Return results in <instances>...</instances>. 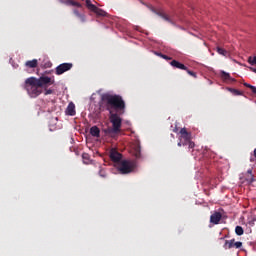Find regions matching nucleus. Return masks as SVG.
I'll use <instances>...</instances> for the list:
<instances>
[{
	"instance_id": "obj_1",
	"label": "nucleus",
	"mask_w": 256,
	"mask_h": 256,
	"mask_svg": "<svg viewBox=\"0 0 256 256\" xmlns=\"http://www.w3.org/2000/svg\"><path fill=\"white\" fill-rule=\"evenodd\" d=\"M101 101L105 110L109 112V121L112 124V128H106L104 130L105 134L111 136L121 133L122 118L119 115L125 113V101L121 95H111L109 93L102 94ZM114 111L118 113H113Z\"/></svg>"
},
{
	"instance_id": "obj_2",
	"label": "nucleus",
	"mask_w": 256,
	"mask_h": 256,
	"mask_svg": "<svg viewBox=\"0 0 256 256\" xmlns=\"http://www.w3.org/2000/svg\"><path fill=\"white\" fill-rule=\"evenodd\" d=\"M54 84V80L49 76H40L39 79L29 77L25 80L24 89L30 98H36L43 92V87L47 88Z\"/></svg>"
},
{
	"instance_id": "obj_3",
	"label": "nucleus",
	"mask_w": 256,
	"mask_h": 256,
	"mask_svg": "<svg viewBox=\"0 0 256 256\" xmlns=\"http://www.w3.org/2000/svg\"><path fill=\"white\" fill-rule=\"evenodd\" d=\"M137 167L134 160H122L118 166L119 173L122 175H127L132 173Z\"/></svg>"
},
{
	"instance_id": "obj_4",
	"label": "nucleus",
	"mask_w": 256,
	"mask_h": 256,
	"mask_svg": "<svg viewBox=\"0 0 256 256\" xmlns=\"http://www.w3.org/2000/svg\"><path fill=\"white\" fill-rule=\"evenodd\" d=\"M192 135L187 131L186 128H181L180 130V141H183V146H188V149H194L195 143L191 141Z\"/></svg>"
},
{
	"instance_id": "obj_5",
	"label": "nucleus",
	"mask_w": 256,
	"mask_h": 256,
	"mask_svg": "<svg viewBox=\"0 0 256 256\" xmlns=\"http://www.w3.org/2000/svg\"><path fill=\"white\" fill-rule=\"evenodd\" d=\"M86 8L89 9V11L96 13L98 17L107 16V12L93 4L91 0H86Z\"/></svg>"
},
{
	"instance_id": "obj_6",
	"label": "nucleus",
	"mask_w": 256,
	"mask_h": 256,
	"mask_svg": "<svg viewBox=\"0 0 256 256\" xmlns=\"http://www.w3.org/2000/svg\"><path fill=\"white\" fill-rule=\"evenodd\" d=\"M242 248V242L236 241L232 238L231 240H225V243L223 245V249L230 250V249H241Z\"/></svg>"
},
{
	"instance_id": "obj_7",
	"label": "nucleus",
	"mask_w": 256,
	"mask_h": 256,
	"mask_svg": "<svg viewBox=\"0 0 256 256\" xmlns=\"http://www.w3.org/2000/svg\"><path fill=\"white\" fill-rule=\"evenodd\" d=\"M74 65L72 63H64V64H60L57 66V68H55V75L57 76H61L64 73L71 71L72 67Z\"/></svg>"
},
{
	"instance_id": "obj_8",
	"label": "nucleus",
	"mask_w": 256,
	"mask_h": 256,
	"mask_svg": "<svg viewBox=\"0 0 256 256\" xmlns=\"http://www.w3.org/2000/svg\"><path fill=\"white\" fill-rule=\"evenodd\" d=\"M109 158H111L113 163H119L122 160V154L117 150H111Z\"/></svg>"
},
{
	"instance_id": "obj_9",
	"label": "nucleus",
	"mask_w": 256,
	"mask_h": 256,
	"mask_svg": "<svg viewBox=\"0 0 256 256\" xmlns=\"http://www.w3.org/2000/svg\"><path fill=\"white\" fill-rule=\"evenodd\" d=\"M221 220L222 213L220 212H214L212 215H210V223H212L213 225H219Z\"/></svg>"
},
{
	"instance_id": "obj_10",
	"label": "nucleus",
	"mask_w": 256,
	"mask_h": 256,
	"mask_svg": "<svg viewBox=\"0 0 256 256\" xmlns=\"http://www.w3.org/2000/svg\"><path fill=\"white\" fill-rule=\"evenodd\" d=\"M220 78L224 82L230 81L231 83H235L237 81L236 79L232 78L231 75L226 71H220Z\"/></svg>"
},
{
	"instance_id": "obj_11",
	"label": "nucleus",
	"mask_w": 256,
	"mask_h": 256,
	"mask_svg": "<svg viewBox=\"0 0 256 256\" xmlns=\"http://www.w3.org/2000/svg\"><path fill=\"white\" fill-rule=\"evenodd\" d=\"M65 113H66V115H69V116H74L76 114L75 104L73 102H70L68 104V107H66Z\"/></svg>"
},
{
	"instance_id": "obj_12",
	"label": "nucleus",
	"mask_w": 256,
	"mask_h": 256,
	"mask_svg": "<svg viewBox=\"0 0 256 256\" xmlns=\"http://www.w3.org/2000/svg\"><path fill=\"white\" fill-rule=\"evenodd\" d=\"M151 11L154 12L156 15H158L160 18H162L163 20L172 23V20H170L169 16L162 13L161 11H157L154 8H151Z\"/></svg>"
},
{
	"instance_id": "obj_13",
	"label": "nucleus",
	"mask_w": 256,
	"mask_h": 256,
	"mask_svg": "<svg viewBox=\"0 0 256 256\" xmlns=\"http://www.w3.org/2000/svg\"><path fill=\"white\" fill-rule=\"evenodd\" d=\"M170 65H172L174 68L183 70V71H187V67L184 64H181L179 61L173 60L172 62H170Z\"/></svg>"
},
{
	"instance_id": "obj_14",
	"label": "nucleus",
	"mask_w": 256,
	"mask_h": 256,
	"mask_svg": "<svg viewBox=\"0 0 256 256\" xmlns=\"http://www.w3.org/2000/svg\"><path fill=\"white\" fill-rule=\"evenodd\" d=\"M90 134L93 137L99 138L100 137V129H99V127H97V126L91 127L90 128Z\"/></svg>"
},
{
	"instance_id": "obj_15",
	"label": "nucleus",
	"mask_w": 256,
	"mask_h": 256,
	"mask_svg": "<svg viewBox=\"0 0 256 256\" xmlns=\"http://www.w3.org/2000/svg\"><path fill=\"white\" fill-rule=\"evenodd\" d=\"M64 4L66 6H74V7H77V8H82V4L78 3V2H75L74 0H65Z\"/></svg>"
},
{
	"instance_id": "obj_16",
	"label": "nucleus",
	"mask_w": 256,
	"mask_h": 256,
	"mask_svg": "<svg viewBox=\"0 0 256 256\" xmlns=\"http://www.w3.org/2000/svg\"><path fill=\"white\" fill-rule=\"evenodd\" d=\"M25 66L28 68H36L38 66V60L26 61Z\"/></svg>"
},
{
	"instance_id": "obj_17",
	"label": "nucleus",
	"mask_w": 256,
	"mask_h": 256,
	"mask_svg": "<svg viewBox=\"0 0 256 256\" xmlns=\"http://www.w3.org/2000/svg\"><path fill=\"white\" fill-rule=\"evenodd\" d=\"M216 52L218 53V55H222L224 57H227L229 55V52H227V50H224L223 48H220V47L216 48Z\"/></svg>"
},
{
	"instance_id": "obj_18",
	"label": "nucleus",
	"mask_w": 256,
	"mask_h": 256,
	"mask_svg": "<svg viewBox=\"0 0 256 256\" xmlns=\"http://www.w3.org/2000/svg\"><path fill=\"white\" fill-rule=\"evenodd\" d=\"M245 181H246V183H248L249 185H251V184H252L253 182H255L256 180H255L253 174H248V175H246V177H245Z\"/></svg>"
},
{
	"instance_id": "obj_19",
	"label": "nucleus",
	"mask_w": 256,
	"mask_h": 256,
	"mask_svg": "<svg viewBox=\"0 0 256 256\" xmlns=\"http://www.w3.org/2000/svg\"><path fill=\"white\" fill-rule=\"evenodd\" d=\"M228 92H230L234 96H241L242 92L240 90H236L234 88H227Z\"/></svg>"
},
{
	"instance_id": "obj_20",
	"label": "nucleus",
	"mask_w": 256,
	"mask_h": 256,
	"mask_svg": "<svg viewBox=\"0 0 256 256\" xmlns=\"http://www.w3.org/2000/svg\"><path fill=\"white\" fill-rule=\"evenodd\" d=\"M83 163L88 165L90 163V155L87 153L82 154Z\"/></svg>"
},
{
	"instance_id": "obj_21",
	"label": "nucleus",
	"mask_w": 256,
	"mask_h": 256,
	"mask_svg": "<svg viewBox=\"0 0 256 256\" xmlns=\"http://www.w3.org/2000/svg\"><path fill=\"white\" fill-rule=\"evenodd\" d=\"M235 234L238 236L244 235V228L241 226H236L235 227Z\"/></svg>"
},
{
	"instance_id": "obj_22",
	"label": "nucleus",
	"mask_w": 256,
	"mask_h": 256,
	"mask_svg": "<svg viewBox=\"0 0 256 256\" xmlns=\"http://www.w3.org/2000/svg\"><path fill=\"white\" fill-rule=\"evenodd\" d=\"M243 86H245L246 88H250V90H252V93L254 95H256V87L255 86H252L251 84H248V83H243Z\"/></svg>"
},
{
	"instance_id": "obj_23",
	"label": "nucleus",
	"mask_w": 256,
	"mask_h": 256,
	"mask_svg": "<svg viewBox=\"0 0 256 256\" xmlns=\"http://www.w3.org/2000/svg\"><path fill=\"white\" fill-rule=\"evenodd\" d=\"M134 156H136L137 160L141 159V149H140V147L136 148V151L134 152Z\"/></svg>"
},
{
	"instance_id": "obj_24",
	"label": "nucleus",
	"mask_w": 256,
	"mask_h": 256,
	"mask_svg": "<svg viewBox=\"0 0 256 256\" xmlns=\"http://www.w3.org/2000/svg\"><path fill=\"white\" fill-rule=\"evenodd\" d=\"M101 178H107V173L105 172L104 168L100 167V171L98 172Z\"/></svg>"
},
{
	"instance_id": "obj_25",
	"label": "nucleus",
	"mask_w": 256,
	"mask_h": 256,
	"mask_svg": "<svg viewBox=\"0 0 256 256\" xmlns=\"http://www.w3.org/2000/svg\"><path fill=\"white\" fill-rule=\"evenodd\" d=\"M156 55H158L160 58H162V59H164L166 61L172 60V58H170L169 56H166V55H164L162 53H156Z\"/></svg>"
},
{
	"instance_id": "obj_26",
	"label": "nucleus",
	"mask_w": 256,
	"mask_h": 256,
	"mask_svg": "<svg viewBox=\"0 0 256 256\" xmlns=\"http://www.w3.org/2000/svg\"><path fill=\"white\" fill-rule=\"evenodd\" d=\"M248 62L250 65H256V56H254L253 58L249 57Z\"/></svg>"
},
{
	"instance_id": "obj_27",
	"label": "nucleus",
	"mask_w": 256,
	"mask_h": 256,
	"mask_svg": "<svg viewBox=\"0 0 256 256\" xmlns=\"http://www.w3.org/2000/svg\"><path fill=\"white\" fill-rule=\"evenodd\" d=\"M185 71H187L188 75H190V76H192L194 78H197V74L194 71H190V70H188V68Z\"/></svg>"
},
{
	"instance_id": "obj_28",
	"label": "nucleus",
	"mask_w": 256,
	"mask_h": 256,
	"mask_svg": "<svg viewBox=\"0 0 256 256\" xmlns=\"http://www.w3.org/2000/svg\"><path fill=\"white\" fill-rule=\"evenodd\" d=\"M73 14H75L76 17L83 16V14L79 13V11L77 9L73 10Z\"/></svg>"
},
{
	"instance_id": "obj_29",
	"label": "nucleus",
	"mask_w": 256,
	"mask_h": 256,
	"mask_svg": "<svg viewBox=\"0 0 256 256\" xmlns=\"http://www.w3.org/2000/svg\"><path fill=\"white\" fill-rule=\"evenodd\" d=\"M77 17L79 18L80 22L85 23V21H86L85 15H80Z\"/></svg>"
},
{
	"instance_id": "obj_30",
	"label": "nucleus",
	"mask_w": 256,
	"mask_h": 256,
	"mask_svg": "<svg viewBox=\"0 0 256 256\" xmlns=\"http://www.w3.org/2000/svg\"><path fill=\"white\" fill-rule=\"evenodd\" d=\"M53 90H51V89H46V91L44 92V95H52L53 94Z\"/></svg>"
},
{
	"instance_id": "obj_31",
	"label": "nucleus",
	"mask_w": 256,
	"mask_h": 256,
	"mask_svg": "<svg viewBox=\"0 0 256 256\" xmlns=\"http://www.w3.org/2000/svg\"><path fill=\"white\" fill-rule=\"evenodd\" d=\"M183 142H184V141H181V140H180V142L177 143V146H178V147H182V146H183Z\"/></svg>"
},
{
	"instance_id": "obj_32",
	"label": "nucleus",
	"mask_w": 256,
	"mask_h": 256,
	"mask_svg": "<svg viewBox=\"0 0 256 256\" xmlns=\"http://www.w3.org/2000/svg\"><path fill=\"white\" fill-rule=\"evenodd\" d=\"M246 175H252V169H249Z\"/></svg>"
},
{
	"instance_id": "obj_33",
	"label": "nucleus",
	"mask_w": 256,
	"mask_h": 256,
	"mask_svg": "<svg viewBox=\"0 0 256 256\" xmlns=\"http://www.w3.org/2000/svg\"><path fill=\"white\" fill-rule=\"evenodd\" d=\"M250 70H252L253 73H256V68H250Z\"/></svg>"
},
{
	"instance_id": "obj_34",
	"label": "nucleus",
	"mask_w": 256,
	"mask_h": 256,
	"mask_svg": "<svg viewBox=\"0 0 256 256\" xmlns=\"http://www.w3.org/2000/svg\"><path fill=\"white\" fill-rule=\"evenodd\" d=\"M254 157L256 158V148L253 151Z\"/></svg>"
}]
</instances>
